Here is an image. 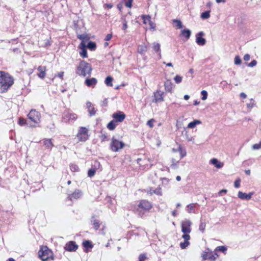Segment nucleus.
<instances>
[{"instance_id": "obj_61", "label": "nucleus", "mask_w": 261, "mask_h": 261, "mask_svg": "<svg viewBox=\"0 0 261 261\" xmlns=\"http://www.w3.org/2000/svg\"><path fill=\"white\" fill-rule=\"evenodd\" d=\"M250 56L249 54H245L244 56V60L246 61H248L250 60Z\"/></svg>"}, {"instance_id": "obj_7", "label": "nucleus", "mask_w": 261, "mask_h": 261, "mask_svg": "<svg viewBox=\"0 0 261 261\" xmlns=\"http://www.w3.org/2000/svg\"><path fill=\"white\" fill-rule=\"evenodd\" d=\"M28 117L35 123H38L40 121V113L34 109L30 111L28 115Z\"/></svg>"}, {"instance_id": "obj_56", "label": "nucleus", "mask_w": 261, "mask_h": 261, "mask_svg": "<svg viewBox=\"0 0 261 261\" xmlns=\"http://www.w3.org/2000/svg\"><path fill=\"white\" fill-rule=\"evenodd\" d=\"M148 23L150 26V29L153 31L155 30V24L151 20Z\"/></svg>"}, {"instance_id": "obj_14", "label": "nucleus", "mask_w": 261, "mask_h": 261, "mask_svg": "<svg viewBox=\"0 0 261 261\" xmlns=\"http://www.w3.org/2000/svg\"><path fill=\"white\" fill-rule=\"evenodd\" d=\"M77 116L75 114L65 113L63 115L62 121L67 122L70 120H75Z\"/></svg>"}, {"instance_id": "obj_40", "label": "nucleus", "mask_w": 261, "mask_h": 261, "mask_svg": "<svg viewBox=\"0 0 261 261\" xmlns=\"http://www.w3.org/2000/svg\"><path fill=\"white\" fill-rule=\"evenodd\" d=\"M210 17V11H206L201 14L202 19H207Z\"/></svg>"}, {"instance_id": "obj_48", "label": "nucleus", "mask_w": 261, "mask_h": 261, "mask_svg": "<svg viewBox=\"0 0 261 261\" xmlns=\"http://www.w3.org/2000/svg\"><path fill=\"white\" fill-rule=\"evenodd\" d=\"M182 77L178 75H176L174 78V80L175 81V82L177 83V84H179L180 83V82H181L182 81Z\"/></svg>"}, {"instance_id": "obj_9", "label": "nucleus", "mask_w": 261, "mask_h": 261, "mask_svg": "<svg viewBox=\"0 0 261 261\" xmlns=\"http://www.w3.org/2000/svg\"><path fill=\"white\" fill-rule=\"evenodd\" d=\"M78 248V245L74 241H69L67 242L64 247L65 250L68 251H75Z\"/></svg>"}, {"instance_id": "obj_35", "label": "nucleus", "mask_w": 261, "mask_h": 261, "mask_svg": "<svg viewBox=\"0 0 261 261\" xmlns=\"http://www.w3.org/2000/svg\"><path fill=\"white\" fill-rule=\"evenodd\" d=\"M195 204H194V203H192V204H188L187 206V212L189 213H194L195 212Z\"/></svg>"}, {"instance_id": "obj_58", "label": "nucleus", "mask_w": 261, "mask_h": 261, "mask_svg": "<svg viewBox=\"0 0 261 261\" xmlns=\"http://www.w3.org/2000/svg\"><path fill=\"white\" fill-rule=\"evenodd\" d=\"M234 186L236 188H239L240 187V180L239 179L234 181Z\"/></svg>"}, {"instance_id": "obj_26", "label": "nucleus", "mask_w": 261, "mask_h": 261, "mask_svg": "<svg viewBox=\"0 0 261 261\" xmlns=\"http://www.w3.org/2000/svg\"><path fill=\"white\" fill-rule=\"evenodd\" d=\"M153 49L156 53H159L160 58L161 57L160 44L159 43L154 42L153 43Z\"/></svg>"}, {"instance_id": "obj_64", "label": "nucleus", "mask_w": 261, "mask_h": 261, "mask_svg": "<svg viewBox=\"0 0 261 261\" xmlns=\"http://www.w3.org/2000/svg\"><path fill=\"white\" fill-rule=\"evenodd\" d=\"M63 75H64V72H63V71L59 72L58 75V77L62 80L63 79Z\"/></svg>"}, {"instance_id": "obj_2", "label": "nucleus", "mask_w": 261, "mask_h": 261, "mask_svg": "<svg viewBox=\"0 0 261 261\" xmlns=\"http://www.w3.org/2000/svg\"><path fill=\"white\" fill-rule=\"evenodd\" d=\"M92 71L91 65L84 60L81 61L76 69V73L83 77L91 76Z\"/></svg>"}, {"instance_id": "obj_29", "label": "nucleus", "mask_w": 261, "mask_h": 261, "mask_svg": "<svg viewBox=\"0 0 261 261\" xmlns=\"http://www.w3.org/2000/svg\"><path fill=\"white\" fill-rule=\"evenodd\" d=\"M77 38L82 40L81 43H85V42L89 40V37L85 34H81L77 35Z\"/></svg>"}, {"instance_id": "obj_21", "label": "nucleus", "mask_w": 261, "mask_h": 261, "mask_svg": "<svg viewBox=\"0 0 261 261\" xmlns=\"http://www.w3.org/2000/svg\"><path fill=\"white\" fill-rule=\"evenodd\" d=\"M165 89L167 92H171L173 86L171 80H168L164 83Z\"/></svg>"}, {"instance_id": "obj_6", "label": "nucleus", "mask_w": 261, "mask_h": 261, "mask_svg": "<svg viewBox=\"0 0 261 261\" xmlns=\"http://www.w3.org/2000/svg\"><path fill=\"white\" fill-rule=\"evenodd\" d=\"M125 144L113 137L110 144V148L114 152H117L124 147Z\"/></svg>"}, {"instance_id": "obj_57", "label": "nucleus", "mask_w": 261, "mask_h": 261, "mask_svg": "<svg viewBox=\"0 0 261 261\" xmlns=\"http://www.w3.org/2000/svg\"><path fill=\"white\" fill-rule=\"evenodd\" d=\"M133 1V0H128L125 3V6L127 7L130 8L132 6Z\"/></svg>"}, {"instance_id": "obj_23", "label": "nucleus", "mask_w": 261, "mask_h": 261, "mask_svg": "<svg viewBox=\"0 0 261 261\" xmlns=\"http://www.w3.org/2000/svg\"><path fill=\"white\" fill-rule=\"evenodd\" d=\"M211 163L217 168H221L223 166V163L219 162L217 159L214 158L211 160Z\"/></svg>"}, {"instance_id": "obj_18", "label": "nucleus", "mask_w": 261, "mask_h": 261, "mask_svg": "<svg viewBox=\"0 0 261 261\" xmlns=\"http://www.w3.org/2000/svg\"><path fill=\"white\" fill-rule=\"evenodd\" d=\"M97 83V80L95 77L92 78H87L86 79L85 81V84L86 85L89 87H94Z\"/></svg>"}, {"instance_id": "obj_53", "label": "nucleus", "mask_w": 261, "mask_h": 261, "mask_svg": "<svg viewBox=\"0 0 261 261\" xmlns=\"http://www.w3.org/2000/svg\"><path fill=\"white\" fill-rule=\"evenodd\" d=\"M154 121H155V120L153 119H151L147 121V125L148 126H149L150 128H152L153 127V122Z\"/></svg>"}, {"instance_id": "obj_34", "label": "nucleus", "mask_w": 261, "mask_h": 261, "mask_svg": "<svg viewBox=\"0 0 261 261\" xmlns=\"http://www.w3.org/2000/svg\"><path fill=\"white\" fill-rule=\"evenodd\" d=\"M113 79L111 76H107L105 81V83L107 86L112 87L113 84L112 81Z\"/></svg>"}, {"instance_id": "obj_16", "label": "nucleus", "mask_w": 261, "mask_h": 261, "mask_svg": "<svg viewBox=\"0 0 261 261\" xmlns=\"http://www.w3.org/2000/svg\"><path fill=\"white\" fill-rule=\"evenodd\" d=\"M164 94L163 92L158 90L154 93V101L155 102H159L164 101V97L163 96Z\"/></svg>"}, {"instance_id": "obj_63", "label": "nucleus", "mask_w": 261, "mask_h": 261, "mask_svg": "<svg viewBox=\"0 0 261 261\" xmlns=\"http://www.w3.org/2000/svg\"><path fill=\"white\" fill-rule=\"evenodd\" d=\"M112 35L110 34H108L107 35L106 38H105V40L106 41H109L111 40V39L112 38Z\"/></svg>"}, {"instance_id": "obj_55", "label": "nucleus", "mask_w": 261, "mask_h": 261, "mask_svg": "<svg viewBox=\"0 0 261 261\" xmlns=\"http://www.w3.org/2000/svg\"><path fill=\"white\" fill-rule=\"evenodd\" d=\"M257 61L255 60H252L250 63L248 64V66L253 67L256 65Z\"/></svg>"}, {"instance_id": "obj_15", "label": "nucleus", "mask_w": 261, "mask_h": 261, "mask_svg": "<svg viewBox=\"0 0 261 261\" xmlns=\"http://www.w3.org/2000/svg\"><path fill=\"white\" fill-rule=\"evenodd\" d=\"M86 107L88 109V112L90 117L95 115L97 110L94 107L93 105L91 102L87 101L86 102Z\"/></svg>"}, {"instance_id": "obj_20", "label": "nucleus", "mask_w": 261, "mask_h": 261, "mask_svg": "<svg viewBox=\"0 0 261 261\" xmlns=\"http://www.w3.org/2000/svg\"><path fill=\"white\" fill-rule=\"evenodd\" d=\"M42 141L43 145L45 146V147L49 150H51L54 146L51 142V140L50 139H44Z\"/></svg>"}, {"instance_id": "obj_31", "label": "nucleus", "mask_w": 261, "mask_h": 261, "mask_svg": "<svg viewBox=\"0 0 261 261\" xmlns=\"http://www.w3.org/2000/svg\"><path fill=\"white\" fill-rule=\"evenodd\" d=\"M147 50V47L145 45H139L138 48V51L140 54H143Z\"/></svg>"}, {"instance_id": "obj_17", "label": "nucleus", "mask_w": 261, "mask_h": 261, "mask_svg": "<svg viewBox=\"0 0 261 261\" xmlns=\"http://www.w3.org/2000/svg\"><path fill=\"white\" fill-rule=\"evenodd\" d=\"M253 194V192H250L248 194L243 193L241 191L238 192V197L242 200H249L251 198Z\"/></svg>"}, {"instance_id": "obj_46", "label": "nucleus", "mask_w": 261, "mask_h": 261, "mask_svg": "<svg viewBox=\"0 0 261 261\" xmlns=\"http://www.w3.org/2000/svg\"><path fill=\"white\" fill-rule=\"evenodd\" d=\"M201 94L202 95V100H205L207 99V92L205 90H202L201 92Z\"/></svg>"}, {"instance_id": "obj_27", "label": "nucleus", "mask_w": 261, "mask_h": 261, "mask_svg": "<svg viewBox=\"0 0 261 261\" xmlns=\"http://www.w3.org/2000/svg\"><path fill=\"white\" fill-rule=\"evenodd\" d=\"M117 122L116 121H115L114 120H113L112 121H111L107 125V128L110 129V130H113L117 123Z\"/></svg>"}, {"instance_id": "obj_13", "label": "nucleus", "mask_w": 261, "mask_h": 261, "mask_svg": "<svg viewBox=\"0 0 261 261\" xmlns=\"http://www.w3.org/2000/svg\"><path fill=\"white\" fill-rule=\"evenodd\" d=\"M82 195V192L81 190L76 189L72 194H69L68 199L71 201L76 200L80 198Z\"/></svg>"}, {"instance_id": "obj_59", "label": "nucleus", "mask_w": 261, "mask_h": 261, "mask_svg": "<svg viewBox=\"0 0 261 261\" xmlns=\"http://www.w3.org/2000/svg\"><path fill=\"white\" fill-rule=\"evenodd\" d=\"M254 105V101L252 99L249 103L247 104L248 108H252Z\"/></svg>"}, {"instance_id": "obj_25", "label": "nucleus", "mask_w": 261, "mask_h": 261, "mask_svg": "<svg viewBox=\"0 0 261 261\" xmlns=\"http://www.w3.org/2000/svg\"><path fill=\"white\" fill-rule=\"evenodd\" d=\"M181 35L184 36L187 39H189L191 35V32L189 29H184L181 31Z\"/></svg>"}, {"instance_id": "obj_19", "label": "nucleus", "mask_w": 261, "mask_h": 261, "mask_svg": "<svg viewBox=\"0 0 261 261\" xmlns=\"http://www.w3.org/2000/svg\"><path fill=\"white\" fill-rule=\"evenodd\" d=\"M37 69L39 71V73L38 74V76L40 79H43L46 75V66H39Z\"/></svg>"}, {"instance_id": "obj_5", "label": "nucleus", "mask_w": 261, "mask_h": 261, "mask_svg": "<svg viewBox=\"0 0 261 261\" xmlns=\"http://www.w3.org/2000/svg\"><path fill=\"white\" fill-rule=\"evenodd\" d=\"M89 137L88 129L85 127H80L76 135V137L79 141L85 142L88 139Z\"/></svg>"}, {"instance_id": "obj_62", "label": "nucleus", "mask_w": 261, "mask_h": 261, "mask_svg": "<svg viewBox=\"0 0 261 261\" xmlns=\"http://www.w3.org/2000/svg\"><path fill=\"white\" fill-rule=\"evenodd\" d=\"M100 138L102 141H105L107 139V135L106 134H103L101 135Z\"/></svg>"}, {"instance_id": "obj_51", "label": "nucleus", "mask_w": 261, "mask_h": 261, "mask_svg": "<svg viewBox=\"0 0 261 261\" xmlns=\"http://www.w3.org/2000/svg\"><path fill=\"white\" fill-rule=\"evenodd\" d=\"M252 148L253 150H257L261 148V142L257 144H255L252 145Z\"/></svg>"}, {"instance_id": "obj_50", "label": "nucleus", "mask_w": 261, "mask_h": 261, "mask_svg": "<svg viewBox=\"0 0 261 261\" xmlns=\"http://www.w3.org/2000/svg\"><path fill=\"white\" fill-rule=\"evenodd\" d=\"M174 22L176 23V26L178 29H181L183 27L182 23L180 20H174Z\"/></svg>"}, {"instance_id": "obj_8", "label": "nucleus", "mask_w": 261, "mask_h": 261, "mask_svg": "<svg viewBox=\"0 0 261 261\" xmlns=\"http://www.w3.org/2000/svg\"><path fill=\"white\" fill-rule=\"evenodd\" d=\"M192 222L189 219H185L182 221L181 223V231L184 233H190L191 231V226Z\"/></svg>"}, {"instance_id": "obj_24", "label": "nucleus", "mask_w": 261, "mask_h": 261, "mask_svg": "<svg viewBox=\"0 0 261 261\" xmlns=\"http://www.w3.org/2000/svg\"><path fill=\"white\" fill-rule=\"evenodd\" d=\"M91 223L92 225L94 226V228L95 230L98 229L100 226L99 221L97 219H96L95 216H92L91 219Z\"/></svg>"}, {"instance_id": "obj_1", "label": "nucleus", "mask_w": 261, "mask_h": 261, "mask_svg": "<svg viewBox=\"0 0 261 261\" xmlns=\"http://www.w3.org/2000/svg\"><path fill=\"white\" fill-rule=\"evenodd\" d=\"M14 84L13 77L8 73L0 71V89L6 92Z\"/></svg>"}, {"instance_id": "obj_45", "label": "nucleus", "mask_w": 261, "mask_h": 261, "mask_svg": "<svg viewBox=\"0 0 261 261\" xmlns=\"http://www.w3.org/2000/svg\"><path fill=\"white\" fill-rule=\"evenodd\" d=\"M189 245L190 243L189 241H184V242H181L180 243V247L181 249H185Z\"/></svg>"}, {"instance_id": "obj_41", "label": "nucleus", "mask_w": 261, "mask_h": 261, "mask_svg": "<svg viewBox=\"0 0 261 261\" xmlns=\"http://www.w3.org/2000/svg\"><path fill=\"white\" fill-rule=\"evenodd\" d=\"M142 18L143 20V22L145 24L149 23L151 20V17L149 15H142Z\"/></svg>"}, {"instance_id": "obj_30", "label": "nucleus", "mask_w": 261, "mask_h": 261, "mask_svg": "<svg viewBox=\"0 0 261 261\" xmlns=\"http://www.w3.org/2000/svg\"><path fill=\"white\" fill-rule=\"evenodd\" d=\"M86 47L91 50H95L96 48V44L94 42L89 41Z\"/></svg>"}, {"instance_id": "obj_33", "label": "nucleus", "mask_w": 261, "mask_h": 261, "mask_svg": "<svg viewBox=\"0 0 261 261\" xmlns=\"http://www.w3.org/2000/svg\"><path fill=\"white\" fill-rule=\"evenodd\" d=\"M178 151L180 153V159L185 157L187 154L186 150L183 149L182 147L181 146V145H179L178 148Z\"/></svg>"}, {"instance_id": "obj_22", "label": "nucleus", "mask_w": 261, "mask_h": 261, "mask_svg": "<svg viewBox=\"0 0 261 261\" xmlns=\"http://www.w3.org/2000/svg\"><path fill=\"white\" fill-rule=\"evenodd\" d=\"M80 48L81 49V51L80 52V55L83 58H87L88 57L87 56V51L86 49V45L85 43H81L80 44Z\"/></svg>"}, {"instance_id": "obj_39", "label": "nucleus", "mask_w": 261, "mask_h": 261, "mask_svg": "<svg viewBox=\"0 0 261 261\" xmlns=\"http://www.w3.org/2000/svg\"><path fill=\"white\" fill-rule=\"evenodd\" d=\"M227 247L225 246H218L217 247L216 249H215V251H221L224 253H225V252H226L227 251Z\"/></svg>"}, {"instance_id": "obj_32", "label": "nucleus", "mask_w": 261, "mask_h": 261, "mask_svg": "<svg viewBox=\"0 0 261 261\" xmlns=\"http://www.w3.org/2000/svg\"><path fill=\"white\" fill-rule=\"evenodd\" d=\"M201 122L200 120H195L190 122L188 125V127L190 128H194L196 125L200 124Z\"/></svg>"}, {"instance_id": "obj_12", "label": "nucleus", "mask_w": 261, "mask_h": 261, "mask_svg": "<svg viewBox=\"0 0 261 261\" xmlns=\"http://www.w3.org/2000/svg\"><path fill=\"white\" fill-rule=\"evenodd\" d=\"M112 117L115 119L117 122H122L125 118V115L122 112L119 111L118 112L115 113L112 115Z\"/></svg>"}, {"instance_id": "obj_3", "label": "nucleus", "mask_w": 261, "mask_h": 261, "mask_svg": "<svg viewBox=\"0 0 261 261\" xmlns=\"http://www.w3.org/2000/svg\"><path fill=\"white\" fill-rule=\"evenodd\" d=\"M38 256L42 261H51L54 259L53 253L47 246H42L38 252Z\"/></svg>"}, {"instance_id": "obj_49", "label": "nucleus", "mask_w": 261, "mask_h": 261, "mask_svg": "<svg viewBox=\"0 0 261 261\" xmlns=\"http://www.w3.org/2000/svg\"><path fill=\"white\" fill-rule=\"evenodd\" d=\"M241 63V59L239 56H237L234 58V64L236 65H240Z\"/></svg>"}, {"instance_id": "obj_11", "label": "nucleus", "mask_w": 261, "mask_h": 261, "mask_svg": "<svg viewBox=\"0 0 261 261\" xmlns=\"http://www.w3.org/2000/svg\"><path fill=\"white\" fill-rule=\"evenodd\" d=\"M204 35L203 32H199L196 36V42L200 46H203L206 43V40L202 37Z\"/></svg>"}, {"instance_id": "obj_52", "label": "nucleus", "mask_w": 261, "mask_h": 261, "mask_svg": "<svg viewBox=\"0 0 261 261\" xmlns=\"http://www.w3.org/2000/svg\"><path fill=\"white\" fill-rule=\"evenodd\" d=\"M147 258V256L145 254H141L139 256L138 261H144Z\"/></svg>"}, {"instance_id": "obj_44", "label": "nucleus", "mask_w": 261, "mask_h": 261, "mask_svg": "<svg viewBox=\"0 0 261 261\" xmlns=\"http://www.w3.org/2000/svg\"><path fill=\"white\" fill-rule=\"evenodd\" d=\"M95 172L96 171L92 167H91V168L88 170V175L89 177H91L95 175Z\"/></svg>"}, {"instance_id": "obj_60", "label": "nucleus", "mask_w": 261, "mask_h": 261, "mask_svg": "<svg viewBox=\"0 0 261 261\" xmlns=\"http://www.w3.org/2000/svg\"><path fill=\"white\" fill-rule=\"evenodd\" d=\"M127 28V21H126L125 19H124L122 29L123 30H126Z\"/></svg>"}, {"instance_id": "obj_10", "label": "nucleus", "mask_w": 261, "mask_h": 261, "mask_svg": "<svg viewBox=\"0 0 261 261\" xmlns=\"http://www.w3.org/2000/svg\"><path fill=\"white\" fill-rule=\"evenodd\" d=\"M218 257V255L216 252H205L203 255V258L204 259H208L210 261H215L217 257Z\"/></svg>"}, {"instance_id": "obj_36", "label": "nucleus", "mask_w": 261, "mask_h": 261, "mask_svg": "<svg viewBox=\"0 0 261 261\" xmlns=\"http://www.w3.org/2000/svg\"><path fill=\"white\" fill-rule=\"evenodd\" d=\"M83 245L85 248H92L93 246L92 242L89 240H86L83 242Z\"/></svg>"}, {"instance_id": "obj_47", "label": "nucleus", "mask_w": 261, "mask_h": 261, "mask_svg": "<svg viewBox=\"0 0 261 261\" xmlns=\"http://www.w3.org/2000/svg\"><path fill=\"white\" fill-rule=\"evenodd\" d=\"M18 124L21 126L24 125L25 124L28 125L27 120L25 119L22 118H20L19 119Z\"/></svg>"}, {"instance_id": "obj_28", "label": "nucleus", "mask_w": 261, "mask_h": 261, "mask_svg": "<svg viewBox=\"0 0 261 261\" xmlns=\"http://www.w3.org/2000/svg\"><path fill=\"white\" fill-rule=\"evenodd\" d=\"M149 192H150V194L151 195H152L153 194H155L158 195H162V189L160 187H158L155 190L150 189Z\"/></svg>"}, {"instance_id": "obj_54", "label": "nucleus", "mask_w": 261, "mask_h": 261, "mask_svg": "<svg viewBox=\"0 0 261 261\" xmlns=\"http://www.w3.org/2000/svg\"><path fill=\"white\" fill-rule=\"evenodd\" d=\"M182 238L185 241H189V240L190 239V236L189 233H184L182 235Z\"/></svg>"}, {"instance_id": "obj_43", "label": "nucleus", "mask_w": 261, "mask_h": 261, "mask_svg": "<svg viewBox=\"0 0 261 261\" xmlns=\"http://www.w3.org/2000/svg\"><path fill=\"white\" fill-rule=\"evenodd\" d=\"M70 168L72 172L78 171L79 169L78 166L74 164H71L70 165Z\"/></svg>"}, {"instance_id": "obj_4", "label": "nucleus", "mask_w": 261, "mask_h": 261, "mask_svg": "<svg viewBox=\"0 0 261 261\" xmlns=\"http://www.w3.org/2000/svg\"><path fill=\"white\" fill-rule=\"evenodd\" d=\"M152 207V204L147 200H141L138 204L137 211L140 217H142L145 212H148Z\"/></svg>"}, {"instance_id": "obj_37", "label": "nucleus", "mask_w": 261, "mask_h": 261, "mask_svg": "<svg viewBox=\"0 0 261 261\" xmlns=\"http://www.w3.org/2000/svg\"><path fill=\"white\" fill-rule=\"evenodd\" d=\"M101 167L100 164L99 162L97 161H94L93 163L92 164V167L96 171L99 169Z\"/></svg>"}, {"instance_id": "obj_42", "label": "nucleus", "mask_w": 261, "mask_h": 261, "mask_svg": "<svg viewBox=\"0 0 261 261\" xmlns=\"http://www.w3.org/2000/svg\"><path fill=\"white\" fill-rule=\"evenodd\" d=\"M206 227V224L204 222H202L201 220L200 224L199 227V230L201 231L202 233L204 232L205 230V228Z\"/></svg>"}, {"instance_id": "obj_38", "label": "nucleus", "mask_w": 261, "mask_h": 261, "mask_svg": "<svg viewBox=\"0 0 261 261\" xmlns=\"http://www.w3.org/2000/svg\"><path fill=\"white\" fill-rule=\"evenodd\" d=\"M179 162V161H176L175 159L172 158L171 160V168L173 169H177L178 168V163Z\"/></svg>"}]
</instances>
